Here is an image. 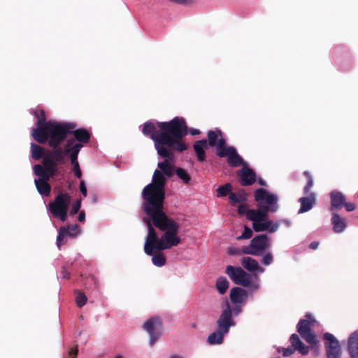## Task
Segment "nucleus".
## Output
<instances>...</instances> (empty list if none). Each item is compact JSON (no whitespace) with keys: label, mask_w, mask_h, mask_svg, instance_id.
Wrapping results in <instances>:
<instances>
[{"label":"nucleus","mask_w":358,"mask_h":358,"mask_svg":"<svg viewBox=\"0 0 358 358\" xmlns=\"http://www.w3.org/2000/svg\"><path fill=\"white\" fill-rule=\"evenodd\" d=\"M35 184L38 192L43 196H48L51 191V187L46 181L35 179Z\"/></svg>","instance_id":"nucleus-27"},{"label":"nucleus","mask_w":358,"mask_h":358,"mask_svg":"<svg viewBox=\"0 0 358 358\" xmlns=\"http://www.w3.org/2000/svg\"><path fill=\"white\" fill-rule=\"evenodd\" d=\"M43 118L38 122V128L32 129L31 135L37 143L40 144L48 143V145L53 148L52 150L47 151L43 159H50L53 162L58 165V164L63 163L65 156L68 155H69L71 150H70L62 148L59 147L62 143H57V145L53 144V141H56L57 137L55 136L54 133L52 131V128L54 127L52 125V121L43 124Z\"/></svg>","instance_id":"nucleus-2"},{"label":"nucleus","mask_w":358,"mask_h":358,"mask_svg":"<svg viewBox=\"0 0 358 358\" xmlns=\"http://www.w3.org/2000/svg\"><path fill=\"white\" fill-rule=\"evenodd\" d=\"M208 146H217L216 155L220 157H224V139L222 132L220 129L210 130L208 131Z\"/></svg>","instance_id":"nucleus-8"},{"label":"nucleus","mask_w":358,"mask_h":358,"mask_svg":"<svg viewBox=\"0 0 358 358\" xmlns=\"http://www.w3.org/2000/svg\"><path fill=\"white\" fill-rule=\"evenodd\" d=\"M227 313H232L230 309L229 305L228 302L227 301L225 303V314H227Z\"/></svg>","instance_id":"nucleus-59"},{"label":"nucleus","mask_w":358,"mask_h":358,"mask_svg":"<svg viewBox=\"0 0 358 358\" xmlns=\"http://www.w3.org/2000/svg\"><path fill=\"white\" fill-rule=\"evenodd\" d=\"M320 243L319 242H317V241H313L312 242L310 245H309V248L311 249V250H316L318 246H319Z\"/></svg>","instance_id":"nucleus-57"},{"label":"nucleus","mask_w":358,"mask_h":358,"mask_svg":"<svg viewBox=\"0 0 358 358\" xmlns=\"http://www.w3.org/2000/svg\"><path fill=\"white\" fill-rule=\"evenodd\" d=\"M228 287H229V282L225 280V285H224L225 290L228 288Z\"/></svg>","instance_id":"nucleus-61"},{"label":"nucleus","mask_w":358,"mask_h":358,"mask_svg":"<svg viewBox=\"0 0 358 358\" xmlns=\"http://www.w3.org/2000/svg\"><path fill=\"white\" fill-rule=\"evenodd\" d=\"M79 188L81 194L85 197L87 196V187L84 180L80 182Z\"/></svg>","instance_id":"nucleus-48"},{"label":"nucleus","mask_w":358,"mask_h":358,"mask_svg":"<svg viewBox=\"0 0 358 358\" xmlns=\"http://www.w3.org/2000/svg\"><path fill=\"white\" fill-rule=\"evenodd\" d=\"M52 132L57 138L53 141L54 145L62 143L69 134H73L77 143L86 144L89 143L91 134L85 128L76 129L77 124L73 122H59L52 121Z\"/></svg>","instance_id":"nucleus-3"},{"label":"nucleus","mask_w":358,"mask_h":358,"mask_svg":"<svg viewBox=\"0 0 358 358\" xmlns=\"http://www.w3.org/2000/svg\"><path fill=\"white\" fill-rule=\"evenodd\" d=\"M291 346L302 355H307L309 352V348L301 341L296 334H293L289 338Z\"/></svg>","instance_id":"nucleus-19"},{"label":"nucleus","mask_w":358,"mask_h":358,"mask_svg":"<svg viewBox=\"0 0 358 358\" xmlns=\"http://www.w3.org/2000/svg\"><path fill=\"white\" fill-rule=\"evenodd\" d=\"M231 186L230 183H225V196L227 195L229 196V193L232 192L231 191Z\"/></svg>","instance_id":"nucleus-53"},{"label":"nucleus","mask_w":358,"mask_h":358,"mask_svg":"<svg viewBox=\"0 0 358 358\" xmlns=\"http://www.w3.org/2000/svg\"><path fill=\"white\" fill-rule=\"evenodd\" d=\"M331 221L333 225V230L335 233L343 232L347 227V223L345 219L341 217V216L336 213H332Z\"/></svg>","instance_id":"nucleus-22"},{"label":"nucleus","mask_w":358,"mask_h":358,"mask_svg":"<svg viewBox=\"0 0 358 358\" xmlns=\"http://www.w3.org/2000/svg\"><path fill=\"white\" fill-rule=\"evenodd\" d=\"M143 134L153 140L157 154L163 157L158 163L152 182L142 191V210L145 214L143 221L148 227L145 250L148 255L154 249L163 250L177 246L181 239L178 236L180 224L164 211L166 178L175 173L174 151L182 152L189 145L183 141L187 135V125L182 117H175L169 122H146Z\"/></svg>","instance_id":"nucleus-1"},{"label":"nucleus","mask_w":358,"mask_h":358,"mask_svg":"<svg viewBox=\"0 0 358 358\" xmlns=\"http://www.w3.org/2000/svg\"><path fill=\"white\" fill-rule=\"evenodd\" d=\"M69 230L66 227H61L59 230V234L57 238V244L59 248L66 242V238Z\"/></svg>","instance_id":"nucleus-30"},{"label":"nucleus","mask_w":358,"mask_h":358,"mask_svg":"<svg viewBox=\"0 0 358 358\" xmlns=\"http://www.w3.org/2000/svg\"><path fill=\"white\" fill-rule=\"evenodd\" d=\"M231 301L234 304L241 303L247 298V292L241 287H234L230 292Z\"/></svg>","instance_id":"nucleus-23"},{"label":"nucleus","mask_w":358,"mask_h":358,"mask_svg":"<svg viewBox=\"0 0 358 358\" xmlns=\"http://www.w3.org/2000/svg\"><path fill=\"white\" fill-rule=\"evenodd\" d=\"M258 182L259 185H261L262 186H266V182L265 180H264L262 178H259L258 180Z\"/></svg>","instance_id":"nucleus-60"},{"label":"nucleus","mask_w":358,"mask_h":358,"mask_svg":"<svg viewBox=\"0 0 358 358\" xmlns=\"http://www.w3.org/2000/svg\"><path fill=\"white\" fill-rule=\"evenodd\" d=\"M176 175L180 178L185 184H189L191 177L188 173L182 168H177L175 171Z\"/></svg>","instance_id":"nucleus-32"},{"label":"nucleus","mask_w":358,"mask_h":358,"mask_svg":"<svg viewBox=\"0 0 358 358\" xmlns=\"http://www.w3.org/2000/svg\"><path fill=\"white\" fill-rule=\"evenodd\" d=\"M85 211L82 210L79 213L78 220L79 222H83L85 221Z\"/></svg>","instance_id":"nucleus-55"},{"label":"nucleus","mask_w":358,"mask_h":358,"mask_svg":"<svg viewBox=\"0 0 358 358\" xmlns=\"http://www.w3.org/2000/svg\"><path fill=\"white\" fill-rule=\"evenodd\" d=\"M194 150L196 154L199 162H203L206 158L205 149L208 148V143L206 139L197 141L194 144Z\"/></svg>","instance_id":"nucleus-21"},{"label":"nucleus","mask_w":358,"mask_h":358,"mask_svg":"<svg viewBox=\"0 0 358 358\" xmlns=\"http://www.w3.org/2000/svg\"><path fill=\"white\" fill-rule=\"evenodd\" d=\"M69 230L68 235L70 237H74L77 236L79 233V229L77 224H72V225H68L66 227Z\"/></svg>","instance_id":"nucleus-37"},{"label":"nucleus","mask_w":358,"mask_h":358,"mask_svg":"<svg viewBox=\"0 0 358 358\" xmlns=\"http://www.w3.org/2000/svg\"><path fill=\"white\" fill-rule=\"evenodd\" d=\"M189 132L192 136L198 135L200 134V131L196 129H190L189 130L187 129V134Z\"/></svg>","instance_id":"nucleus-54"},{"label":"nucleus","mask_w":358,"mask_h":358,"mask_svg":"<svg viewBox=\"0 0 358 358\" xmlns=\"http://www.w3.org/2000/svg\"><path fill=\"white\" fill-rule=\"evenodd\" d=\"M78 352V350L77 347H75V348L71 349L70 351L69 352V357L70 358H76Z\"/></svg>","instance_id":"nucleus-50"},{"label":"nucleus","mask_w":358,"mask_h":358,"mask_svg":"<svg viewBox=\"0 0 358 358\" xmlns=\"http://www.w3.org/2000/svg\"><path fill=\"white\" fill-rule=\"evenodd\" d=\"M143 329L150 336L149 343L152 347L162 335V323L159 317L150 318L143 324Z\"/></svg>","instance_id":"nucleus-6"},{"label":"nucleus","mask_w":358,"mask_h":358,"mask_svg":"<svg viewBox=\"0 0 358 358\" xmlns=\"http://www.w3.org/2000/svg\"><path fill=\"white\" fill-rule=\"evenodd\" d=\"M40 178L37 180H42V181H46L48 182V180H50V174H48V172H43V175H41L39 176Z\"/></svg>","instance_id":"nucleus-51"},{"label":"nucleus","mask_w":358,"mask_h":358,"mask_svg":"<svg viewBox=\"0 0 358 358\" xmlns=\"http://www.w3.org/2000/svg\"><path fill=\"white\" fill-rule=\"evenodd\" d=\"M216 288L221 294H224V277L221 276L217 279Z\"/></svg>","instance_id":"nucleus-41"},{"label":"nucleus","mask_w":358,"mask_h":358,"mask_svg":"<svg viewBox=\"0 0 358 358\" xmlns=\"http://www.w3.org/2000/svg\"><path fill=\"white\" fill-rule=\"evenodd\" d=\"M217 195L218 197H224V185H221L217 189Z\"/></svg>","instance_id":"nucleus-52"},{"label":"nucleus","mask_w":358,"mask_h":358,"mask_svg":"<svg viewBox=\"0 0 358 358\" xmlns=\"http://www.w3.org/2000/svg\"><path fill=\"white\" fill-rule=\"evenodd\" d=\"M173 246H171V248ZM167 249L168 248H166V250H167ZM169 249H170V248ZM164 250L165 249H163V250ZM144 251H145V253L147 255L145 250H144ZM161 251H162V250L154 249L153 253L150 255V256L153 255V257L152 258V262L153 264L155 265L156 266H159V267L163 266L166 264V257L162 253L159 252ZM148 255H149L148 254Z\"/></svg>","instance_id":"nucleus-25"},{"label":"nucleus","mask_w":358,"mask_h":358,"mask_svg":"<svg viewBox=\"0 0 358 358\" xmlns=\"http://www.w3.org/2000/svg\"><path fill=\"white\" fill-rule=\"evenodd\" d=\"M43 164L46 169V171L50 174V177L54 176L57 171V165L50 159H43Z\"/></svg>","instance_id":"nucleus-29"},{"label":"nucleus","mask_w":358,"mask_h":358,"mask_svg":"<svg viewBox=\"0 0 358 358\" xmlns=\"http://www.w3.org/2000/svg\"><path fill=\"white\" fill-rule=\"evenodd\" d=\"M31 157L35 160H38L41 158L43 159L47 152H45V148L35 143L31 144Z\"/></svg>","instance_id":"nucleus-28"},{"label":"nucleus","mask_w":358,"mask_h":358,"mask_svg":"<svg viewBox=\"0 0 358 358\" xmlns=\"http://www.w3.org/2000/svg\"><path fill=\"white\" fill-rule=\"evenodd\" d=\"M308 343L313 346H317V341L315 335L310 331L300 335Z\"/></svg>","instance_id":"nucleus-34"},{"label":"nucleus","mask_w":358,"mask_h":358,"mask_svg":"<svg viewBox=\"0 0 358 358\" xmlns=\"http://www.w3.org/2000/svg\"><path fill=\"white\" fill-rule=\"evenodd\" d=\"M277 222H279V225L280 224V223H284L287 227L290 226V224H291L290 221L287 220H278Z\"/></svg>","instance_id":"nucleus-58"},{"label":"nucleus","mask_w":358,"mask_h":358,"mask_svg":"<svg viewBox=\"0 0 358 358\" xmlns=\"http://www.w3.org/2000/svg\"><path fill=\"white\" fill-rule=\"evenodd\" d=\"M80 319L83 320V315H80Z\"/></svg>","instance_id":"nucleus-64"},{"label":"nucleus","mask_w":358,"mask_h":358,"mask_svg":"<svg viewBox=\"0 0 358 358\" xmlns=\"http://www.w3.org/2000/svg\"><path fill=\"white\" fill-rule=\"evenodd\" d=\"M301 207L299 213H303L312 209L316 202V194L311 192L308 196L301 197L299 199Z\"/></svg>","instance_id":"nucleus-17"},{"label":"nucleus","mask_w":358,"mask_h":358,"mask_svg":"<svg viewBox=\"0 0 358 358\" xmlns=\"http://www.w3.org/2000/svg\"><path fill=\"white\" fill-rule=\"evenodd\" d=\"M75 141H76L75 137L74 138H69L66 141V143L64 145V149H68V150H71V149H72L75 146V145L76 144V143H75Z\"/></svg>","instance_id":"nucleus-46"},{"label":"nucleus","mask_w":358,"mask_h":358,"mask_svg":"<svg viewBox=\"0 0 358 358\" xmlns=\"http://www.w3.org/2000/svg\"><path fill=\"white\" fill-rule=\"evenodd\" d=\"M295 351H296L295 349L293 348L292 346L282 349V355L284 357L291 356L292 355H293L295 352Z\"/></svg>","instance_id":"nucleus-45"},{"label":"nucleus","mask_w":358,"mask_h":358,"mask_svg":"<svg viewBox=\"0 0 358 358\" xmlns=\"http://www.w3.org/2000/svg\"><path fill=\"white\" fill-rule=\"evenodd\" d=\"M348 350L350 358H358V330L350 335L348 339Z\"/></svg>","instance_id":"nucleus-18"},{"label":"nucleus","mask_w":358,"mask_h":358,"mask_svg":"<svg viewBox=\"0 0 358 358\" xmlns=\"http://www.w3.org/2000/svg\"><path fill=\"white\" fill-rule=\"evenodd\" d=\"M343 207L345 208L347 211L351 212V211H353L355 209L356 206L353 203H346V201H345V205L343 206Z\"/></svg>","instance_id":"nucleus-49"},{"label":"nucleus","mask_w":358,"mask_h":358,"mask_svg":"<svg viewBox=\"0 0 358 358\" xmlns=\"http://www.w3.org/2000/svg\"><path fill=\"white\" fill-rule=\"evenodd\" d=\"M81 201H82V199L81 198L78 199L76 200L75 203L72 206L71 209V210L69 212L71 215H74L77 214L79 212L80 208L81 207Z\"/></svg>","instance_id":"nucleus-36"},{"label":"nucleus","mask_w":358,"mask_h":358,"mask_svg":"<svg viewBox=\"0 0 358 358\" xmlns=\"http://www.w3.org/2000/svg\"><path fill=\"white\" fill-rule=\"evenodd\" d=\"M331 211L341 210L345 205V196L340 192L333 191L330 194Z\"/></svg>","instance_id":"nucleus-16"},{"label":"nucleus","mask_w":358,"mask_h":358,"mask_svg":"<svg viewBox=\"0 0 358 358\" xmlns=\"http://www.w3.org/2000/svg\"><path fill=\"white\" fill-rule=\"evenodd\" d=\"M170 358H182V357H180V356H178V355H173V356H171Z\"/></svg>","instance_id":"nucleus-62"},{"label":"nucleus","mask_w":358,"mask_h":358,"mask_svg":"<svg viewBox=\"0 0 358 358\" xmlns=\"http://www.w3.org/2000/svg\"><path fill=\"white\" fill-rule=\"evenodd\" d=\"M232 315H225V334L229 331V329L234 323L231 321Z\"/></svg>","instance_id":"nucleus-43"},{"label":"nucleus","mask_w":358,"mask_h":358,"mask_svg":"<svg viewBox=\"0 0 358 358\" xmlns=\"http://www.w3.org/2000/svg\"><path fill=\"white\" fill-rule=\"evenodd\" d=\"M272 261H273L272 255L271 253H267L263 257L262 263L264 265L268 266L271 264Z\"/></svg>","instance_id":"nucleus-44"},{"label":"nucleus","mask_w":358,"mask_h":358,"mask_svg":"<svg viewBox=\"0 0 358 358\" xmlns=\"http://www.w3.org/2000/svg\"><path fill=\"white\" fill-rule=\"evenodd\" d=\"M310 322L306 320H301L297 324V331L300 335L310 331Z\"/></svg>","instance_id":"nucleus-33"},{"label":"nucleus","mask_w":358,"mask_h":358,"mask_svg":"<svg viewBox=\"0 0 358 358\" xmlns=\"http://www.w3.org/2000/svg\"><path fill=\"white\" fill-rule=\"evenodd\" d=\"M242 266L249 271H256L259 268L257 261L250 257H244L241 259Z\"/></svg>","instance_id":"nucleus-26"},{"label":"nucleus","mask_w":358,"mask_h":358,"mask_svg":"<svg viewBox=\"0 0 358 358\" xmlns=\"http://www.w3.org/2000/svg\"><path fill=\"white\" fill-rule=\"evenodd\" d=\"M325 341L324 345L327 353L341 354V349L338 341L330 333H325L323 336Z\"/></svg>","instance_id":"nucleus-12"},{"label":"nucleus","mask_w":358,"mask_h":358,"mask_svg":"<svg viewBox=\"0 0 358 358\" xmlns=\"http://www.w3.org/2000/svg\"><path fill=\"white\" fill-rule=\"evenodd\" d=\"M267 217L268 214L266 211L259 207H257V210L250 209L247 213V219L253 222L266 221Z\"/></svg>","instance_id":"nucleus-20"},{"label":"nucleus","mask_w":358,"mask_h":358,"mask_svg":"<svg viewBox=\"0 0 358 358\" xmlns=\"http://www.w3.org/2000/svg\"><path fill=\"white\" fill-rule=\"evenodd\" d=\"M254 196L257 203V207L266 210L267 214L275 213L278 210V197L276 194L264 188H259L255 191Z\"/></svg>","instance_id":"nucleus-5"},{"label":"nucleus","mask_w":358,"mask_h":358,"mask_svg":"<svg viewBox=\"0 0 358 358\" xmlns=\"http://www.w3.org/2000/svg\"><path fill=\"white\" fill-rule=\"evenodd\" d=\"M225 272L236 285L248 287L251 283L250 275L241 267L228 266Z\"/></svg>","instance_id":"nucleus-7"},{"label":"nucleus","mask_w":358,"mask_h":358,"mask_svg":"<svg viewBox=\"0 0 358 358\" xmlns=\"http://www.w3.org/2000/svg\"><path fill=\"white\" fill-rule=\"evenodd\" d=\"M303 176L307 179V183L305 185V187H303V192L306 194H309L310 193H311L310 192V189H311V188L313 187V186L314 185L313 178L310 173L309 171H305L303 172Z\"/></svg>","instance_id":"nucleus-31"},{"label":"nucleus","mask_w":358,"mask_h":358,"mask_svg":"<svg viewBox=\"0 0 358 358\" xmlns=\"http://www.w3.org/2000/svg\"><path fill=\"white\" fill-rule=\"evenodd\" d=\"M82 147L83 145L81 144L76 143L75 146L71 149V152L69 155L71 163L73 166V171L74 172L75 176L78 178H80L82 177V172L78 161V156Z\"/></svg>","instance_id":"nucleus-14"},{"label":"nucleus","mask_w":358,"mask_h":358,"mask_svg":"<svg viewBox=\"0 0 358 358\" xmlns=\"http://www.w3.org/2000/svg\"><path fill=\"white\" fill-rule=\"evenodd\" d=\"M252 230L248 226L244 227V231L241 236L238 239H248L252 236Z\"/></svg>","instance_id":"nucleus-38"},{"label":"nucleus","mask_w":358,"mask_h":358,"mask_svg":"<svg viewBox=\"0 0 358 358\" xmlns=\"http://www.w3.org/2000/svg\"><path fill=\"white\" fill-rule=\"evenodd\" d=\"M34 173L40 176L41 175H43V172H47L46 169L44 166H41L40 164H36L34 166Z\"/></svg>","instance_id":"nucleus-40"},{"label":"nucleus","mask_w":358,"mask_h":358,"mask_svg":"<svg viewBox=\"0 0 358 358\" xmlns=\"http://www.w3.org/2000/svg\"><path fill=\"white\" fill-rule=\"evenodd\" d=\"M61 274L63 278L69 279L71 277V273L69 272L65 266L62 267Z\"/></svg>","instance_id":"nucleus-47"},{"label":"nucleus","mask_w":358,"mask_h":358,"mask_svg":"<svg viewBox=\"0 0 358 358\" xmlns=\"http://www.w3.org/2000/svg\"><path fill=\"white\" fill-rule=\"evenodd\" d=\"M218 330L216 332L210 334L207 339L210 345L221 344L224 337V315H220L217 320Z\"/></svg>","instance_id":"nucleus-13"},{"label":"nucleus","mask_w":358,"mask_h":358,"mask_svg":"<svg viewBox=\"0 0 358 358\" xmlns=\"http://www.w3.org/2000/svg\"><path fill=\"white\" fill-rule=\"evenodd\" d=\"M87 298L83 292H76V302L78 307L83 306L87 302Z\"/></svg>","instance_id":"nucleus-35"},{"label":"nucleus","mask_w":358,"mask_h":358,"mask_svg":"<svg viewBox=\"0 0 358 358\" xmlns=\"http://www.w3.org/2000/svg\"><path fill=\"white\" fill-rule=\"evenodd\" d=\"M268 237L266 234H260L254 237L248 248L244 250L246 254L257 255L267 248Z\"/></svg>","instance_id":"nucleus-9"},{"label":"nucleus","mask_w":358,"mask_h":358,"mask_svg":"<svg viewBox=\"0 0 358 358\" xmlns=\"http://www.w3.org/2000/svg\"><path fill=\"white\" fill-rule=\"evenodd\" d=\"M225 162L231 168L242 167L247 162L238 154L236 148L225 144Z\"/></svg>","instance_id":"nucleus-10"},{"label":"nucleus","mask_w":358,"mask_h":358,"mask_svg":"<svg viewBox=\"0 0 358 358\" xmlns=\"http://www.w3.org/2000/svg\"><path fill=\"white\" fill-rule=\"evenodd\" d=\"M237 176L242 186L252 185L256 181V173L248 164L237 171Z\"/></svg>","instance_id":"nucleus-11"},{"label":"nucleus","mask_w":358,"mask_h":358,"mask_svg":"<svg viewBox=\"0 0 358 358\" xmlns=\"http://www.w3.org/2000/svg\"><path fill=\"white\" fill-rule=\"evenodd\" d=\"M71 202V196L69 193L59 192L54 201L48 203V210L54 218L65 222Z\"/></svg>","instance_id":"nucleus-4"},{"label":"nucleus","mask_w":358,"mask_h":358,"mask_svg":"<svg viewBox=\"0 0 358 358\" xmlns=\"http://www.w3.org/2000/svg\"><path fill=\"white\" fill-rule=\"evenodd\" d=\"M229 202L232 206L244 203L248 199V194L243 190H239L238 192H230L228 197Z\"/></svg>","instance_id":"nucleus-24"},{"label":"nucleus","mask_w":358,"mask_h":358,"mask_svg":"<svg viewBox=\"0 0 358 358\" xmlns=\"http://www.w3.org/2000/svg\"><path fill=\"white\" fill-rule=\"evenodd\" d=\"M262 222H255L252 223V228L256 232L268 231L273 233L278 231L279 228V222L273 223L271 220H266Z\"/></svg>","instance_id":"nucleus-15"},{"label":"nucleus","mask_w":358,"mask_h":358,"mask_svg":"<svg viewBox=\"0 0 358 358\" xmlns=\"http://www.w3.org/2000/svg\"><path fill=\"white\" fill-rule=\"evenodd\" d=\"M327 358H341V354L327 353Z\"/></svg>","instance_id":"nucleus-56"},{"label":"nucleus","mask_w":358,"mask_h":358,"mask_svg":"<svg viewBox=\"0 0 358 358\" xmlns=\"http://www.w3.org/2000/svg\"><path fill=\"white\" fill-rule=\"evenodd\" d=\"M35 117L38 119L37 120V122H36V128H38V122L41 121L42 120V118H43V124H45V123H48L49 121L46 122V117H45V111L43 110H41L39 111V113H37V112H35Z\"/></svg>","instance_id":"nucleus-39"},{"label":"nucleus","mask_w":358,"mask_h":358,"mask_svg":"<svg viewBox=\"0 0 358 358\" xmlns=\"http://www.w3.org/2000/svg\"><path fill=\"white\" fill-rule=\"evenodd\" d=\"M115 358H123V357L121 355H118V356H116Z\"/></svg>","instance_id":"nucleus-63"},{"label":"nucleus","mask_w":358,"mask_h":358,"mask_svg":"<svg viewBox=\"0 0 358 358\" xmlns=\"http://www.w3.org/2000/svg\"><path fill=\"white\" fill-rule=\"evenodd\" d=\"M248 210L249 209H248L247 205L244 204L243 203H239V205L238 206L237 211L240 215H245L247 216Z\"/></svg>","instance_id":"nucleus-42"}]
</instances>
